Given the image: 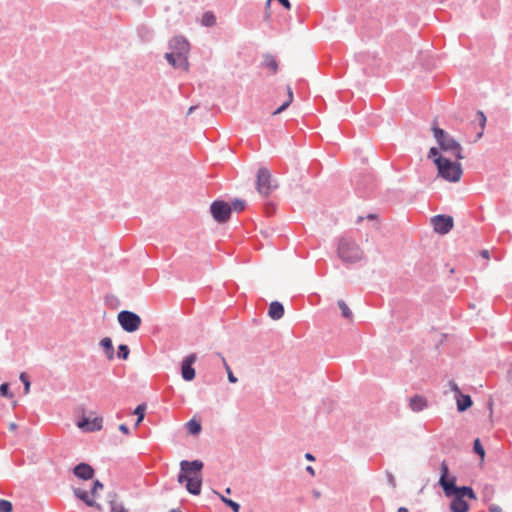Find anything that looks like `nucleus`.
I'll return each mask as SVG.
<instances>
[{
    "mask_svg": "<svg viewBox=\"0 0 512 512\" xmlns=\"http://www.w3.org/2000/svg\"><path fill=\"white\" fill-rule=\"evenodd\" d=\"M441 477L439 480V484L443 488L445 494H450V491H453V486H455L456 478L454 476L449 477L448 473V465L445 461L441 463Z\"/></svg>",
    "mask_w": 512,
    "mask_h": 512,
    "instance_id": "obj_11",
    "label": "nucleus"
},
{
    "mask_svg": "<svg viewBox=\"0 0 512 512\" xmlns=\"http://www.w3.org/2000/svg\"><path fill=\"white\" fill-rule=\"evenodd\" d=\"M111 512H126L122 504L116 502V494L110 496Z\"/></svg>",
    "mask_w": 512,
    "mask_h": 512,
    "instance_id": "obj_23",
    "label": "nucleus"
},
{
    "mask_svg": "<svg viewBox=\"0 0 512 512\" xmlns=\"http://www.w3.org/2000/svg\"><path fill=\"white\" fill-rule=\"evenodd\" d=\"M275 187L276 185H273L272 183V175L270 171L265 167L260 168L256 179V189L258 193L267 197Z\"/></svg>",
    "mask_w": 512,
    "mask_h": 512,
    "instance_id": "obj_7",
    "label": "nucleus"
},
{
    "mask_svg": "<svg viewBox=\"0 0 512 512\" xmlns=\"http://www.w3.org/2000/svg\"><path fill=\"white\" fill-rule=\"evenodd\" d=\"M196 354L192 353L184 358L181 364V374L185 381H192L195 378V369L192 364L196 361Z\"/></svg>",
    "mask_w": 512,
    "mask_h": 512,
    "instance_id": "obj_12",
    "label": "nucleus"
},
{
    "mask_svg": "<svg viewBox=\"0 0 512 512\" xmlns=\"http://www.w3.org/2000/svg\"><path fill=\"white\" fill-rule=\"evenodd\" d=\"M180 467H181L180 474L200 475V472L203 468V462H201L199 460H194L191 462L183 460L180 463Z\"/></svg>",
    "mask_w": 512,
    "mask_h": 512,
    "instance_id": "obj_15",
    "label": "nucleus"
},
{
    "mask_svg": "<svg viewBox=\"0 0 512 512\" xmlns=\"http://www.w3.org/2000/svg\"><path fill=\"white\" fill-rule=\"evenodd\" d=\"M221 500H222V501H223L227 506H229V507H230L234 512H239L240 505H239L237 502H235V501H233V500H231V499H228V498H226V497H224V496H221Z\"/></svg>",
    "mask_w": 512,
    "mask_h": 512,
    "instance_id": "obj_28",
    "label": "nucleus"
},
{
    "mask_svg": "<svg viewBox=\"0 0 512 512\" xmlns=\"http://www.w3.org/2000/svg\"><path fill=\"white\" fill-rule=\"evenodd\" d=\"M477 117L479 118V121H480L481 127H482V128H484L485 123H486V117H485L484 113H483V112H481V111H478V113H477Z\"/></svg>",
    "mask_w": 512,
    "mask_h": 512,
    "instance_id": "obj_37",
    "label": "nucleus"
},
{
    "mask_svg": "<svg viewBox=\"0 0 512 512\" xmlns=\"http://www.w3.org/2000/svg\"><path fill=\"white\" fill-rule=\"evenodd\" d=\"M432 132L439 146L436 148L441 154L456 160H461L464 158L462 155L463 148L461 144L453 137H451L446 131L434 124L432 127Z\"/></svg>",
    "mask_w": 512,
    "mask_h": 512,
    "instance_id": "obj_2",
    "label": "nucleus"
},
{
    "mask_svg": "<svg viewBox=\"0 0 512 512\" xmlns=\"http://www.w3.org/2000/svg\"><path fill=\"white\" fill-rule=\"evenodd\" d=\"M188 430L191 434H198L201 431V424L199 421H196L194 419L190 420L187 423Z\"/></svg>",
    "mask_w": 512,
    "mask_h": 512,
    "instance_id": "obj_24",
    "label": "nucleus"
},
{
    "mask_svg": "<svg viewBox=\"0 0 512 512\" xmlns=\"http://www.w3.org/2000/svg\"><path fill=\"white\" fill-rule=\"evenodd\" d=\"M217 355L222 359L223 366L226 369V365H228L226 359L220 353H217Z\"/></svg>",
    "mask_w": 512,
    "mask_h": 512,
    "instance_id": "obj_40",
    "label": "nucleus"
},
{
    "mask_svg": "<svg viewBox=\"0 0 512 512\" xmlns=\"http://www.w3.org/2000/svg\"><path fill=\"white\" fill-rule=\"evenodd\" d=\"M286 89H287V98L278 109H276L275 111L272 112L273 116L278 115L281 112H283L284 110H286L289 107V105L293 102L294 96H293V91H292L291 86L287 85Z\"/></svg>",
    "mask_w": 512,
    "mask_h": 512,
    "instance_id": "obj_19",
    "label": "nucleus"
},
{
    "mask_svg": "<svg viewBox=\"0 0 512 512\" xmlns=\"http://www.w3.org/2000/svg\"><path fill=\"white\" fill-rule=\"evenodd\" d=\"M471 405H472V400H471L470 396H468V395L461 396V399H459L457 402V408L461 412L468 409Z\"/></svg>",
    "mask_w": 512,
    "mask_h": 512,
    "instance_id": "obj_22",
    "label": "nucleus"
},
{
    "mask_svg": "<svg viewBox=\"0 0 512 512\" xmlns=\"http://www.w3.org/2000/svg\"><path fill=\"white\" fill-rule=\"evenodd\" d=\"M281 5H283L287 10L291 9V4L289 0H277ZM271 0L267 1V7L270 5Z\"/></svg>",
    "mask_w": 512,
    "mask_h": 512,
    "instance_id": "obj_36",
    "label": "nucleus"
},
{
    "mask_svg": "<svg viewBox=\"0 0 512 512\" xmlns=\"http://www.w3.org/2000/svg\"><path fill=\"white\" fill-rule=\"evenodd\" d=\"M10 428H11V429H15V428H16V425H15L14 423H12V424L10 425Z\"/></svg>",
    "mask_w": 512,
    "mask_h": 512,
    "instance_id": "obj_48",
    "label": "nucleus"
},
{
    "mask_svg": "<svg viewBox=\"0 0 512 512\" xmlns=\"http://www.w3.org/2000/svg\"><path fill=\"white\" fill-rule=\"evenodd\" d=\"M306 470H307V472H308V473H310L312 476H314V475H315V471H314L313 467L308 466V467L306 468Z\"/></svg>",
    "mask_w": 512,
    "mask_h": 512,
    "instance_id": "obj_41",
    "label": "nucleus"
},
{
    "mask_svg": "<svg viewBox=\"0 0 512 512\" xmlns=\"http://www.w3.org/2000/svg\"><path fill=\"white\" fill-rule=\"evenodd\" d=\"M194 108H195V107H193V106H192V107H190V108H189V110H188V114L192 113V112H193V110H194Z\"/></svg>",
    "mask_w": 512,
    "mask_h": 512,
    "instance_id": "obj_46",
    "label": "nucleus"
},
{
    "mask_svg": "<svg viewBox=\"0 0 512 512\" xmlns=\"http://www.w3.org/2000/svg\"><path fill=\"white\" fill-rule=\"evenodd\" d=\"M453 491H450V494H445L447 497H452V501L450 504V509L452 512H468L469 504L466 501V498L475 500L476 495L471 487L463 486L457 487L453 486Z\"/></svg>",
    "mask_w": 512,
    "mask_h": 512,
    "instance_id": "obj_5",
    "label": "nucleus"
},
{
    "mask_svg": "<svg viewBox=\"0 0 512 512\" xmlns=\"http://www.w3.org/2000/svg\"><path fill=\"white\" fill-rule=\"evenodd\" d=\"M489 510H490V512H502L501 507L496 506V505H492V506L489 508Z\"/></svg>",
    "mask_w": 512,
    "mask_h": 512,
    "instance_id": "obj_39",
    "label": "nucleus"
},
{
    "mask_svg": "<svg viewBox=\"0 0 512 512\" xmlns=\"http://www.w3.org/2000/svg\"><path fill=\"white\" fill-rule=\"evenodd\" d=\"M216 23V17L211 12H206L202 17V24L205 26H213Z\"/></svg>",
    "mask_w": 512,
    "mask_h": 512,
    "instance_id": "obj_26",
    "label": "nucleus"
},
{
    "mask_svg": "<svg viewBox=\"0 0 512 512\" xmlns=\"http://www.w3.org/2000/svg\"><path fill=\"white\" fill-rule=\"evenodd\" d=\"M474 451L481 457V459H484L485 450L478 438L475 439V441H474Z\"/></svg>",
    "mask_w": 512,
    "mask_h": 512,
    "instance_id": "obj_30",
    "label": "nucleus"
},
{
    "mask_svg": "<svg viewBox=\"0 0 512 512\" xmlns=\"http://www.w3.org/2000/svg\"><path fill=\"white\" fill-rule=\"evenodd\" d=\"M452 389H453L454 391H457V392H458V387H457V385H455V384H454V385L452 386Z\"/></svg>",
    "mask_w": 512,
    "mask_h": 512,
    "instance_id": "obj_47",
    "label": "nucleus"
},
{
    "mask_svg": "<svg viewBox=\"0 0 512 512\" xmlns=\"http://www.w3.org/2000/svg\"><path fill=\"white\" fill-rule=\"evenodd\" d=\"M453 218L445 215H438L433 218L434 230L440 234H446L453 228Z\"/></svg>",
    "mask_w": 512,
    "mask_h": 512,
    "instance_id": "obj_13",
    "label": "nucleus"
},
{
    "mask_svg": "<svg viewBox=\"0 0 512 512\" xmlns=\"http://www.w3.org/2000/svg\"><path fill=\"white\" fill-rule=\"evenodd\" d=\"M338 306L341 310L342 316L346 319L352 318V312L349 309L348 305L345 303V301L340 300L338 301Z\"/></svg>",
    "mask_w": 512,
    "mask_h": 512,
    "instance_id": "obj_25",
    "label": "nucleus"
},
{
    "mask_svg": "<svg viewBox=\"0 0 512 512\" xmlns=\"http://www.w3.org/2000/svg\"><path fill=\"white\" fill-rule=\"evenodd\" d=\"M117 318L121 327L129 333L137 331L142 323L139 315L127 310L121 311Z\"/></svg>",
    "mask_w": 512,
    "mask_h": 512,
    "instance_id": "obj_8",
    "label": "nucleus"
},
{
    "mask_svg": "<svg viewBox=\"0 0 512 512\" xmlns=\"http://www.w3.org/2000/svg\"><path fill=\"white\" fill-rule=\"evenodd\" d=\"M20 380L24 384V392H25V394H28L29 391H30V381H29L26 373L23 372V373L20 374Z\"/></svg>",
    "mask_w": 512,
    "mask_h": 512,
    "instance_id": "obj_32",
    "label": "nucleus"
},
{
    "mask_svg": "<svg viewBox=\"0 0 512 512\" xmlns=\"http://www.w3.org/2000/svg\"><path fill=\"white\" fill-rule=\"evenodd\" d=\"M482 255H483V257H485V258H489V254H488V251H487V250L483 251V252H482Z\"/></svg>",
    "mask_w": 512,
    "mask_h": 512,
    "instance_id": "obj_44",
    "label": "nucleus"
},
{
    "mask_svg": "<svg viewBox=\"0 0 512 512\" xmlns=\"http://www.w3.org/2000/svg\"><path fill=\"white\" fill-rule=\"evenodd\" d=\"M119 430L124 434H129V428L125 424H121L119 426Z\"/></svg>",
    "mask_w": 512,
    "mask_h": 512,
    "instance_id": "obj_38",
    "label": "nucleus"
},
{
    "mask_svg": "<svg viewBox=\"0 0 512 512\" xmlns=\"http://www.w3.org/2000/svg\"><path fill=\"white\" fill-rule=\"evenodd\" d=\"M102 423H103L102 417H95L92 420H90L88 417H82L78 421L77 426L79 429H81L85 432H93V431L101 430Z\"/></svg>",
    "mask_w": 512,
    "mask_h": 512,
    "instance_id": "obj_14",
    "label": "nucleus"
},
{
    "mask_svg": "<svg viewBox=\"0 0 512 512\" xmlns=\"http://www.w3.org/2000/svg\"><path fill=\"white\" fill-rule=\"evenodd\" d=\"M397 512H409V511L405 507H400Z\"/></svg>",
    "mask_w": 512,
    "mask_h": 512,
    "instance_id": "obj_43",
    "label": "nucleus"
},
{
    "mask_svg": "<svg viewBox=\"0 0 512 512\" xmlns=\"http://www.w3.org/2000/svg\"><path fill=\"white\" fill-rule=\"evenodd\" d=\"M12 503L7 500L0 499V512H11Z\"/></svg>",
    "mask_w": 512,
    "mask_h": 512,
    "instance_id": "obj_31",
    "label": "nucleus"
},
{
    "mask_svg": "<svg viewBox=\"0 0 512 512\" xmlns=\"http://www.w3.org/2000/svg\"><path fill=\"white\" fill-rule=\"evenodd\" d=\"M0 394L3 397L11 398L12 394L9 392V385L8 383H3L0 385Z\"/></svg>",
    "mask_w": 512,
    "mask_h": 512,
    "instance_id": "obj_33",
    "label": "nucleus"
},
{
    "mask_svg": "<svg viewBox=\"0 0 512 512\" xmlns=\"http://www.w3.org/2000/svg\"><path fill=\"white\" fill-rule=\"evenodd\" d=\"M129 353H130V351H129V348L127 345L121 344L118 347V357L119 358L126 360L129 356Z\"/></svg>",
    "mask_w": 512,
    "mask_h": 512,
    "instance_id": "obj_29",
    "label": "nucleus"
},
{
    "mask_svg": "<svg viewBox=\"0 0 512 512\" xmlns=\"http://www.w3.org/2000/svg\"><path fill=\"white\" fill-rule=\"evenodd\" d=\"M409 406L412 411L419 412L426 408L427 400L420 395H415L409 399Z\"/></svg>",
    "mask_w": 512,
    "mask_h": 512,
    "instance_id": "obj_18",
    "label": "nucleus"
},
{
    "mask_svg": "<svg viewBox=\"0 0 512 512\" xmlns=\"http://www.w3.org/2000/svg\"><path fill=\"white\" fill-rule=\"evenodd\" d=\"M179 483L186 481V489L194 495H198L201 491L202 479L200 475L180 474L178 476Z\"/></svg>",
    "mask_w": 512,
    "mask_h": 512,
    "instance_id": "obj_10",
    "label": "nucleus"
},
{
    "mask_svg": "<svg viewBox=\"0 0 512 512\" xmlns=\"http://www.w3.org/2000/svg\"><path fill=\"white\" fill-rule=\"evenodd\" d=\"M100 344L104 348L107 358L109 360L113 359L114 349L112 345V340L109 337H105L101 340Z\"/></svg>",
    "mask_w": 512,
    "mask_h": 512,
    "instance_id": "obj_21",
    "label": "nucleus"
},
{
    "mask_svg": "<svg viewBox=\"0 0 512 512\" xmlns=\"http://www.w3.org/2000/svg\"><path fill=\"white\" fill-rule=\"evenodd\" d=\"M246 207V204L243 200H239V199H236L234 202H233V208L234 210L240 212V211H243Z\"/></svg>",
    "mask_w": 512,
    "mask_h": 512,
    "instance_id": "obj_34",
    "label": "nucleus"
},
{
    "mask_svg": "<svg viewBox=\"0 0 512 512\" xmlns=\"http://www.w3.org/2000/svg\"><path fill=\"white\" fill-rule=\"evenodd\" d=\"M264 66L271 72V73H276L277 70H278V63L275 59L274 56L272 55H265L264 57Z\"/></svg>",
    "mask_w": 512,
    "mask_h": 512,
    "instance_id": "obj_20",
    "label": "nucleus"
},
{
    "mask_svg": "<svg viewBox=\"0 0 512 512\" xmlns=\"http://www.w3.org/2000/svg\"><path fill=\"white\" fill-rule=\"evenodd\" d=\"M313 494H314V496H315L316 498H319V497H320V492H319V491H314V493H313Z\"/></svg>",
    "mask_w": 512,
    "mask_h": 512,
    "instance_id": "obj_45",
    "label": "nucleus"
},
{
    "mask_svg": "<svg viewBox=\"0 0 512 512\" xmlns=\"http://www.w3.org/2000/svg\"><path fill=\"white\" fill-rule=\"evenodd\" d=\"M74 475L83 480L92 479L94 476V469L86 463H80L73 469Z\"/></svg>",
    "mask_w": 512,
    "mask_h": 512,
    "instance_id": "obj_16",
    "label": "nucleus"
},
{
    "mask_svg": "<svg viewBox=\"0 0 512 512\" xmlns=\"http://www.w3.org/2000/svg\"><path fill=\"white\" fill-rule=\"evenodd\" d=\"M268 315L273 320H279L284 315V307L283 305L278 301H273L270 303Z\"/></svg>",
    "mask_w": 512,
    "mask_h": 512,
    "instance_id": "obj_17",
    "label": "nucleus"
},
{
    "mask_svg": "<svg viewBox=\"0 0 512 512\" xmlns=\"http://www.w3.org/2000/svg\"><path fill=\"white\" fill-rule=\"evenodd\" d=\"M104 488L103 484L96 480L93 483V487L91 488V493L89 494L86 490L81 488L74 489V495L82 500L86 505L90 507H95L98 510H101L100 504L97 503L96 499L98 497V492L102 491Z\"/></svg>",
    "mask_w": 512,
    "mask_h": 512,
    "instance_id": "obj_6",
    "label": "nucleus"
},
{
    "mask_svg": "<svg viewBox=\"0 0 512 512\" xmlns=\"http://www.w3.org/2000/svg\"><path fill=\"white\" fill-rule=\"evenodd\" d=\"M171 52L166 53L165 57L170 65L175 68H180L183 70L188 69V59L187 55L190 49L188 41L181 37H174L170 41Z\"/></svg>",
    "mask_w": 512,
    "mask_h": 512,
    "instance_id": "obj_3",
    "label": "nucleus"
},
{
    "mask_svg": "<svg viewBox=\"0 0 512 512\" xmlns=\"http://www.w3.org/2000/svg\"><path fill=\"white\" fill-rule=\"evenodd\" d=\"M338 255L346 263H355L363 259L364 252L356 241L348 236L339 239Z\"/></svg>",
    "mask_w": 512,
    "mask_h": 512,
    "instance_id": "obj_4",
    "label": "nucleus"
},
{
    "mask_svg": "<svg viewBox=\"0 0 512 512\" xmlns=\"http://www.w3.org/2000/svg\"><path fill=\"white\" fill-rule=\"evenodd\" d=\"M226 372H227V376H228V380L229 382L231 383H236L237 382V378L234 376L231 368L229 365H226Z\"/></svg>",
    "mask_w": 512,
    "mask_h": 512,
    "instance_id": "obj_35",
    "label": "nucleus"
},
{
    "mask_svg": "<svg viewBox=\"0 0 512 512\" xmlns=\"http://www.w3.org/2000/svg\"><path fill=\"white\" fill-rule=\"evenodd\" d=\"M428 158H433L437 175L440 178L452 183L460 181L463 169L459 160H452L451 157L444 156L436 147L430 148Z\"/></svg>",
    "mask_w": 512,
    "mask_h": 512,
    "instance_id": "obj_1",
    "label": "nucleus"
},
{
    "mask_svg": "<svg viewBox=\"0 0 512 512\" xmlns=\"http://www.w3.org/2000/svg\"><path fill=\"white\" fill-rule=\"evenodd\" d=\"M305 457H306L307 460H310V461H313L315 459L314 456L312 454H310V453H307L305 455Z\"/></svg>",
    "mask_w": 512,
    "mask_h": 512,
    "instance_id": "obj_42",
    "label": "nucleus"
},
{
    "mask_svg": "<svg viewBox=\"0 0 512 512\" xmlns=\"http://www.w3.org/2000/svg\"><path fill=\"white\" fill-rule=\"evenodd\" d=\"M145 409H146V407L144 404H140L135 408L134 414H136L138 416L137 421H136V426H138L144 419Z\"/></svg>",
    "mask_w": 512,
    "mask_h": 512,
    "instance_id": "obj_27",
    "label": "nucleus"
},
{
    "mask_svg": "<svg viewBox=\"0 0 512 512\" xmlns=\"http://www.w3.org/2000/svg\"><path fill=\"white\" fill-rule=\"evenodd\" d=\"M213 218L220 223L226 222L231 215V206L224 201H215L210 207Z\"/></svg>",
    "mask_w": 512,
    "mask_h": 512,
    "instance_id": "obj_9",
    "label": "nucleus"
}]
</instances>
